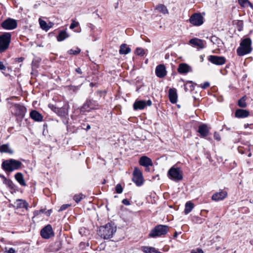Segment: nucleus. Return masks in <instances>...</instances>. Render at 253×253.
I'll list each match as a JSON object with an SVG mask.
<instances>
[{"instance_id":"nucleus-1","label":"nucleus","mask_w":253,"mask_h":253,"mask_svg":"<svg viewBox=\"0 0 253 253\" xmlns=\"http://www.w3.org/2000/svg\"><path fill=\"white\" fill-rule=\"evenodd\" d=\"M116 231V225L114 223L110 222L104 226H101L97 231V234L104 239H109L113 237Z\"/></svg>"},{"instance_id":"nucleus-2","label":"nucleus","mask_w":253,"mask_h":253,"mask_svg":"<svg viewBox=\"0 0 253 253\" xmlns=\"http://www.w3.org/2000/svg\"><path fill=\"white\" fill-rule=\"evenodd\" d=\"M22 165V164L20 161L10 159L2 162L1 168L5 172H11L19 169L21 168Z\"/></svg>"},{"instance_id":"nucleus-3","label":"nucleus","mask_w":253,"mask_h":253,"mask_svg":"<svg viewBox=\"0 0 253 253\" xmlns=\"http://www.w3.org/2000/svg\"><path fill=\"white\" fill-rule=\"evenodd\" d=\"M252 41L250 38H246L240 42V46L237 49V53L240 56H244L250 53L252 50Z\"/></svg>"},{"instance_id":"nucleus-4","label":"nucleus","mask_w":253,"mask_h":253,"mask_svg":"<svg viewBox=\"0 0 253 253\" xmlns=\"http://www.w3.org/2000/svg\"><path fill=\"white\" fill-rule=\"evenodd\" d=\"M169 230V227L165 225H158L149 233V236L156 238L166 234Z\"/></svg>"},{"instance_id":"nucleus-5","label":"nucleus","mask_w":253,"mask_h":253,"mask_svg":"<svg viewBox=\"0 0 253 253\" xmlns=\"http://www.w3.org/2000/svg\"><path fill=\"white\" fill-rule=\"evenodd\" d=\"M11 35L10 33H4L0 35V53L8 49L11 42Z\"/></svg>"},{"instance_id":"nucleus-6","label":"nucleus","mask_w":253,"mask_h":253,"mask_svg":"<svg viewBox=\"0 0 253 253\" xmlns=\"http://www.w3.org/2000/svg\"><path fill=\"white\" fill-rule=\"evenodd\" d=\"M100 108V105L97 101L92 99H88L83 104L81 109V112H89L91 110L98 109Z\"/></svg>"},{"instance_id":"nucleus-7","label":"nucleus","mask_w":253,"mask_h":253,"mask_svg":"<svg viewBox=\"0 0 253 253\" xmlns=\"http://www.w3.org/2000/svg\"><path fill=\"white\" fill-rule=\"evenodd\" d=\"M168 175L172 180L178 181L182 179V171L179 168L171 167L169 170Z\"/></svg>"},{"instance_id":"nucleus-8","label":"nucleus","mask_w":253,"mask_h":253,"mask_svg":"<svg viewBox=\"0 0 253 253\" xmlns=\"http://www.w3.org/2000/svg\"><path fill=\"white\" fill-rule=\"evenodd\" d=\"M1 27L7 30L15 29L17 27V21L12 18H7L1 23Z\"/></svg>"},{"instance_id":"nucleus-9","label":"nucleus","mask_w":253,"mask_h":253,"mask_svg":"<svg viewBox=\"0 0 253 253\" xmlns=\"http://www.w3.org/2000/svg\"><path fill=\"white\" fill-rule=\"evenodd\" d=\"M132 181L138 186L142 185L143 183L142 173L137 168H134L133 172Z\"/></svg>"},{"instance_id":"nucleus-10","label":"nucleus","mask_w":253,"mask_h":253,"mask_svg":"<svg viewBox=\"0 0 253 253\" xmlns=\"http://www.w3.org/2000/svg\"><path fill=\"white\" fill-rule=\"evenodd\" d=\"M189 22L193 26H201L204 23V17L201 13H194L191 16L189 19Z\"/></svg>"},{"instance_id":"nucleus-11","label":"nucleus","mask_w":253,"mask_h":253,"mask_svg":"<svg viewBox=\"0 0 253 253\" xmlns=\"http://www.w3.org/2000/svg\"><path fill=\"white\" fill-rule=\"evenodd\" d=\"M41 235L43 239H49L54 235L52 226L50 224H47L44 226L41 231Z\"/></svg>"},{"instance_id":"nucleus-12","label":"nucleus","mask_w":253,"mask_h":253,"mask_svg":"<svg viewBox=\"0 0 253 253\" xmlns=\"http://www.w3.org/2000/svg\"><path fill=\"white\" fill-rule=\"evenodd\" d=\"M208 59L211 63L218 66L224 64L226 61L224 57L217 55H210L208 57Z\"/></svg>"},{"instance_id":"nucleus-13","label":"nucleus","mask_w":253,"mask_h":253,"mask_svg":"<svg viewBox=\"0 0 253 253\" xmlns=\"http://www.w3.org/2000/svg\"><path fill=\"white\" fill-rule=\"evenodd\" d=\"M152 105V101L149 99L147 101L136 100L133 105L135 110L144 109L146 106H150Z\"/></svg>"},{"instance_id":"nucleus-14","label":"nucleus","mask_w":253,"mask_h":253,"mask_svg":"<svg viewBox=\"0 0 253 253\" xmlns=\"http://www.w3.org/2000/svg\"><path fill=\"white\" fill-rule=\"evenodd\" d=\"M227 196V192L223 190H220L219 192L214 193L211 200L214 201H219L224 200Z\"/></svg>"},{"instance_id":"nucleus-15","label":"nucleus","mask_w":253,"mask_h":253,"mask_svg":"<svg viewBox=\"0 0 253 253\" xmlns=\"http://www.w3.org/2000/svg\"><path fill=\"white\" fill-rule=\"evenodd\" d=\"M69 108V105L65 104L62 107L58 108L56 114L62 118H66L68 116Z\"/></svg>"},{"instance_id":"nucleus-16","label":"nucleus","mask_w":253,"mask_h":253,"mask_svg":"<svg viewBox=\"0 0 253 253\" xmlns=\"http://www.w3.org/2000/svg\"><path fill=\"white\" fill-rule=\"evenodd\" d=\"M139 163L140 165L146 167L147 170H149V169L147 168L148 167L153 166V163L151 159L145 156H142L140 158Z\"/></svg>"},{"instance_id":"nucleus-17","label":"nucleus","mask_w":253,"mask_h":253,"mask_svg":"<svg viewBox=\"0 0 253 253\" xmlns=\"http://www.w3.org/2000/svg\"><path fill=\"white\" fill-rule=\"evenodd\" d=\"M155 73L156 76L160 78L165 77L167 75L165 66L163 64L158 65L156 68Z\"/></svg>"},{"instance_id":"nucleus-18","label":"nucleus","mask_w":253,"mask_h":253,"mask_svg":"<svg viewBox=\"0 0 253 253\" xmlns=\"http://www.w3.org/2000/svg\"><path fill=\"white\" fill-rule=\"evenodd\" d=\"M169 97L171 103L174 104L176 103L177 100V94L175 88H172L169 89Z\"/></svg>"},{"instance_id":"nucleus-19","label":"nucleus","mask_w":253,"mask_h":253,"mask_svg":"<svg viewBox=\"0 0 253 253\" xmlns=\"http://www.w3.org/2000/svg\"><path fill=\"white\" fill-rule=\"evenodd\" d=\"M14 109L16 115L22 118L24 117L26 111V109L25 107L17 104L14 106Z\"/></svg>"},{"instance_id":"nucleus-20","label":"nucleus","mask_w":253,"mask_h":253,"mask_svg":"<svg viewBox=\"0 0 253 253\" xmlns=\"http://www.w3.org/2000/svg\"><path fill=\"white\" fill-rule=\"evenodd\" d=\"M189 43L201 49L205 47V42L203 40L198 38H195L191 39L189 41Z\"/></svg>"},{"instance_id":"nucleus-21","label":"nucleus","mask_w":253,"mask_h":253,"mask_svg":"<svg viewBox=\"0 0 253 253\" xmlns=\"http://www.w3.org/2000/svg\"><path fill=\"white\" fill-rule=\"evenodd\" d=\"M30 116L36 122H42L43 120V116L37 110H32L30 113Z\"/></svg>"},{"instance_id":"nucleus-22","label":"nucleus","mask_w":253,"mask_h":253,"mask_svg":"<svg viewBox=\"0 0 253 253\" xmlns=\"http://www.w3.org/2000/svg\"><path fill=\"white\" fill-rule=\"evenodd\" d=\"M177 71L180 74H186L191 71V68L185 63H181L179 65Z\"/></svg>"},{"instance_id":"nucleus-23","label":"nucleus","mask_w":253,"mask_h":253,"mask_svg":"<svg viewBox=\"0 0 253 253\" xmlns=\"http://www.w3.org/2000/svg\"><path fill=\"white\" fill-rule=\"evenodd\" d=\"M198 132L202 137H206L209 133V129L208 126L205 124H203L199 126Z\"/></svg>"},{"instance_id":"nucleus-24","label":"nucleus","mask_w":253,"mask_h":253,"mask_svg":"<svg viewBox=\"0 0 253 253\" xmlns=\"http://www.w3.org/2000/svg\"><path fill=\"white\" fill-rule=\"evenodd\" d=\"M249 114V112L247 110L237 109L235 112V116L236 118H244L248 117Z\"/></svg>"},{"instance_id":"nucleus-25","label":"nucleus","mask_w":253,"mask_h":253,"mask_svg":"<svg viewBox=\"0 0 253 253\" xmlns=\"http://www.w3.org/2000/svg\"><path fill=\"white\" fill-rule=\"evenodd\" d=\"M14 205L17 209L25 208L27 209L28 207V203L25 200L22 199L16 200L14 202Z\"/></svg>"},{"instance_id":"nucleus-26","label":"nucleus","mask_w":253,"mask_h":253,"mask_svg":"<svg viewBox=\"0 0 253 253\" xmlns=\"http://www.w3.org/2000/svg\"><path fill=\"white\" fill-rule=\"evenodd\" d=\"M15 178L17 182L23 186H26V183L24 179L23 175L21 172H17L15 174Z\"/></svg>"},{"instance_id":"nucleus-27","label":"nucleus","mask_w":253,"mask_h":253,"mask_svg":"<svg viewBox=\"0 0 253 253\" xmlns=\"http://www.w3.org/2000/svg\"><path fill=\"white\" fill-rule=\"evenodd\" d=\"M131 49L125 43H123L120 47L119 53L121 54H127L130 52Z\"/></svg>"},{"instance_id":"nucleus-28","label":"nucleus","mask_w":253,"mask_h":253,"mask_svg":"<svg viewBox=\"0 0 253 253\" xmlns=\"http://www.w3.org/2000/svg\"><path fill=\"white\" fill-rule=\"evenodd\" d=\"M0 152L12 154L13 153V151L9 148L8 144H3L0 146Z\"/></svg>"},{"instance_id":"nucleus-29","label":"nucleus","mask_w":253,"mask_h":253,"mask_svg":"<svg viewBox=\"0 0 253 253\" xmlns=\"http://www.w3.org/2000/svg\"><path fill=\"white\" fill-rule=\"evenodd\" d=\"M69 35L65 31H61L57 36V40L58 42H61L67 38Z\"/></svg>"},{"instance_id":"nucleus-30","label":"nucleus","mask_w":253,"mask_h":253,"mask_svg":"<svg viewBox=\"0 0 253 253\" xmlns=\"http://www.w3.org/2000/svg\"><path fill=\"white\" fill-rule=\"evenodd\" d=\"M193 83L192 81H187L184 84V90L185 91H192L194 90V86Z\"/></svg>"},{"instance_id":"nucleus-31","label":"nucleus","mask_w":253,"mask_h":253,"mask_svg":"<svg viewBox=\"0 0 253 253\" xmlns=\"http://www.w3.org/2000/svg\"><path fill=\"white\" fill-rule=\"evenodd\" d=\"M194 204L191 202H187L185 204L184 212L186 214L189 213L193 209Z\"/></svg>"},{"instance_id":"nucleus-32","label":"nucleus","mask_w":253,"mask_h":253,"mask_svg":"<svg viewBox=\"0 0 253 253\" xmlns=\"http://www.w3.org/2000/svg\"><path fill=\"white\" fill-rule=\"evenodd\" d=\"M85 196L82 193H80L79 194L75 195L73 197V199L77 203H78Z\"/></svg>"},{"instance_id":"nucleus-33","label":"nucleus","mask_w":253,"mask_h":253,"mask_svg":"<svg viewBox=\"0 0 253 253\" xmlns=\"http://www.w3.org/2000/svg\"><path fill=\"white\" fill-rule=\"evenodd\" d=\"M39 24L40 25L41 28L42 30H43L45 31H48L47 24L46 23V22L45 21L40 19H39Z\"/></svg>"},{"instance_id":"nucleus-34","label":"nucleus","mask_w":253,"mask_h":253,"mask_svg":"<svg viewBox=\"0 0 253 253\" xmlns=\"http://www.w3.org/2000/svg\"><path fill=\"white\" fill-rule=\"evenodd\" d=\"M4 178V183L8 187L11 189L14 188V184L12 181L6 178L4 176H3Z\"/></svg>"},{"instance_id":"nucleus-35","label":"nucleus","mask_w":253,"mask_h":253,"mask_svg":"<svg viewBox=\"0 0 253 253\" xmlns=\"http://www.w3.org/2000/svg\"><path fill=\"white\" fill-rule=\"evenodd\" d=\"M81 86V84L79 85H77V86L71 85L68 86V87L69 90L73 91L74 92H76L78 90H80Z\"/></svg>"},{"instance_id":"nucleus-36","label":"nucleus","mask_w":253,"mask_h":253,"mask_svg":"<svg viewBox=\"0 0 253 253\" xmlns=\"http://www.w3.org/2000/svg\"><path fill=\"white\" fill-rule=\"evenodd\" d=\"M238 104L239 106H240L241 108H245L247 106V104L246 102V99L245 98V97H243L240 99L239 100Z\"/></svg>"},{"instance_id":"nucleus-37","label":"nucleus","mask_w":253,"mask_h":253,"mask_svg":"<svg viewBox=\"0 0 253 253\" xmlns=\"http://www.w3.org/2000/svg\"><path fill=\"white\" fill-rule=\"evenodd\" d=\"M80 52L81 49L78 47H76L75 49H70L69 50H68V53L70 54L77 55L80 53Z\"/></svg>"},{"instance_id":"nucleus-38","label":"nucleus","mask_w":253,"mask_h":253,"mask_svg":"<svg viewBox=\"0 0 253 253\" xmlns=\"http://www.w3.org/2000/svg\"><path fill=\"white\" fill-rule=\"evenodd\" d=\"M135 53L137 55L143 56L145 54V51L143 48L137 47L135 49Z\"/></svg>"},{"instance_id":"nucleus-39","label":"nucleus","mask_w":253,"mask_h":253,"mask_svg":"<svg viewBox=\"0 0 253 253\" xmlns=\"http://www.w3.org/2000/svg\"><path fill=\"white\" fill-rule=\"evenodd\" d=\"M238 2L242 7H245L247 3L251 5V3L248 0H238Z\"/></svg>"},{"instance_id":"nucleus-40","label":"nucleus","mask_w":253,"mask_h":253,"mask_svg":"<svg viewBox=\"0 0 253 253\" xmlns=\"http://www.w3.org/2000/svg\"><path fill=\"white\" fill-rule=\"evenodd\" d=\"M72 23L71 24L70 26V29H73L75 27L78 26L79 25V23L78 22L76 21L75 20L72 19Z\"/></svg>"},{"instance_id":"nucleus-41","label":"nucleus","mask_w":253,"mask_h":253,"mask_svg":"<svg viewBox=\"0 0 253 253\" xmlns=\"http://www.w3.org/2000/svg\"><path fill=\"white\" fill-rule=\"evenodd\" d=\"M115 190L117 193L120 194L122 193L123 189L120 184H118L116 186Z\"/></svg>"},{"instance_id":"nucleus-42","label":"nucleus","mask_w":253,"mask_h":253,"mask_svg":"<svg viewBox=\"0 0 253 253\" xmlns=\"http://www.w3.org/2000/svg\"><path fill=\"white\" fill-rule=\"evenodd\" d=\"M157 9H159L161 11L165 13V11H167L166 7L163 4H160L158 6Z\"/></svg>"},{"instance_id":"nucleus-43","label":"nucleus","mask_w":253,"mask_h":253,"mask_svg":"<svg viewBox=\"0 0 253 253\" xmlns=\"http://www.w3.org/2000/svg\"><path fill=\"white\" fill-rule=\"evenodd\" d=\"M48 107L54 112L56 113L57 110L58 108L55 107L53 104H49L48 105Z\"/></svg>"},{"instance_id":"nucleus-44","label":"nucleus","mask_w":253,"mask_h":253,"mask_svg":"<svg viewBox=\"0 0 253 253\" xmlns=\"http://www.w3.org/2000/svg\"><path fill=\"white\" fill-rule=\"evenodd\" d=\"M70 206V205H69V204L63 205L60 207V209L59 210V211H64V210H65L66 209H67Z\"/></svg>"},{"instance_id":"nucleus-45","label":"nucleus","mask_w":253,"mask_h":253,"mask_svg":"<svg viewBox=\"0 0 253 253\" xmlns=\"http://www.w3.org/2000/svg\"><path fill=\"white\" fill-rule=\"evenodd\" d=\"M190 253H204V252L201 249L197 248L196 251L192 250Z\"/></svg>"},{"instance_id":"nucleus-46","label":"nucleus","mask_w":253,"mask_h":253,"mask_svg":"<svg viewBox=\"0 0 253 253\" xmlns=\"http://www.w3.org/2000/svg\"><path fill=\"white\" fill-rule=\"evenodd\" d=\"M209 86H210V83L208 82H206L203 84L201 85V87L203 89H206Z\"/></svg>"},{"instance_id":"nucleus-47","label":"nucleus","mask_w":253,"mask_h":253,"mask_svg":"<svg viewBox=\"0 0 253 253\" xmlns=\"http://www.w3.org/2000/svg\"><path fill=\"white\" fill-rule=\"evenodd\" d=\"M6 69V67L3 64V63L1 61H0V70L1 71H5Z\"/></svg>"},{"instance_id":"nucleus-48","label":"nucleus","mask_w":253,"mask_h":253,"mask_svg":"<svg viewBox=\"0 0 253 253\" xmlns=\"http://www.w3.org/2000/svg\"><path fill=\"white\" fill-rule=\"evenodd\" d=\"M5 252L6 253H15L16 252H15V250L13 248H10L8 250H6L5 251Z\"/></svg>"},{"instance_id":"nucleus-49","label":"nucleus","mask_w":253,"mask_h":253,"mask_svg":"<svg viewBox=\"0 0 253 253\" xmlns=\"http://www.w3.org/2000/svg\"><path fill=\"white\" fill-rule=\"evenodd\" d=\"M122 203L126 206H128L130 205L129 201L126 199H125L123 200Z\"/></svg>"},{"instance_id":"nucleus-50","label":"nucleus","mask_w":253,"mask_h":253,"mask_svg":"<svg viewBox=\"0 0 253 253\" xmlns=\"http://www.w3.org/2000/svg\"><path fill=\"white\" fill-rule=\"evenodd\" d=\"M214 138L215 139L217 140V141L220 140V137L218 133L215 132L214 134Z\"/></svg>"},{"instance_id":"nucleus-51","label":"nucleus","mask_w":253,"mask_h":253,"mask_svg":"<svg viewBox=\"0 0 253 253\" xmlns=\"http://www.w3.org/2000/svg\"><path fill=\"white\" fill-rule=\"evenodd\" d=\"M218 38L216 36H212L211 38V41L213 43H215L218 40Z\"/></svg>"},{"instance_id":"nucleus-52","label":"nucleus","mask_w":253,"mask_h":253,"mask_svg":"<svg viewBox=\"0 0 253 253\" xmlns=\"http://www.w3.org/2000/svg\"><path fill=\"white\" fill-rule=\"evenodd\" d=\"M76 72L77 73H78V74H82V70L80 68H77L76 69Z\"/></svg>"},{"instance_id":"nucleus-53","label":"nucleus","mask_w":253,"mask_h":253,"mask_svg":"<svg viewBox=\"0 0 253 253\" xmlns=\"http://www.w3.org/2000/svg\"><path fill=\"white\" fill-rule=\"evenodd\" d=\"M53 25V23H52V22H49L48 24H47V28H48V30L51 28Z\"/></svg>"},{"instance_id":"nucleus-54","label":"nucleus","mask_w":253,"mask_h":253,"mask_svg":"<svg viewBox=\"0 0 253 253\" xmlns=\"http://www.w3.org/2000/svg\"><path fill=\"white\" fill-rule=\"evenodd\" d=\"M51 210H49L45 212V214L47 216H49L51 214Z\"/></svg>"},{"instance_id":"nucleus-55","label":"nucleus","mask_w":253,"mask_h":253,"mask_svg":"<svg viewBox=\"0 0 253 253\" xmlns=\"http://www.w3.org/2000/svg\"><path fill=\"white\" fill-rule=\"evenodd\" d=\"M24 60V58L23 57H20V58H18V61L19 62H21L23 61Z\"/></svg>"},{"instance_id":"nucleus-56","label":"nucleus","mask_w":253,"mask_h":253,"mask_svg":"<svg viewBox=\"0 0 253 253\" xmlns=\"http://www.w3.org/2000/svg\"><path fill=\"white\" fill-rule=\"evenodd\" d=\"M200 58L201 59V61H203L204 60V56L203 55H201L200 56Z\"/></svg>"},{"instance_id":"nucleus-57","label":"nucleus","mask_w":253,"mask_h":253,"mask_svg":"<svg viewBox=\"0 0 253 253\" xmlns=\"http://www.w3.org/2000/svg\"><path fill=\"white\" fill-rule=\"evenodd\" d=\"M90 128V126L88 125L86 126V129H89Z\"/></svg>"},{"instance_id":"nucleus-58","label":"nucleus","mask_w":253,"mask_h":253,"mask_svg":"<svg viewBox=\"0 0 253 253\" xmlns=\"http://www.w3.org/2000/svg\"><path fill=\"white\" fill-rule=\"evenodd\" d=\"M249 126L248 124H247V125H245V127L246 128L248 126Z\"/></svg>"},{"instance_id":"nucleus-59","label":"nucleus","mask_w":253,"mask_h":253,"mask_svg":"<svg viewBox=\"0 0 253 253\" xmlns=\"http://www.w3.org/2000/svg\"><path fill=\"white\" fill-rule=\"evenodd\" d=\"M40 212H43V210H41L40 211Z\"/></svg>"},{"instance_id":"nucleus-60","label":"nucleus","mask_w":253,"mask_h":253,"mask_svg":"<svg viewBox=\"0 0 253 253\" xmlns=\"http://www.w3.org/2000/svg\"><path fill=\"white\" fill-rule=\"evenodd\" d=\"M248 156L249 157H251V153H249V155H248Z\"/></svg>"},{"instance_id":"nucleus-61","label":"nucleus","mask_w":253,"mask_h":253,"mask_svg":"<svg viewBox=\"0 0 253 253\" xmlns=\"http://www.w3.org/2000/svg\"><path fill=\"white\" fill-rule=\"evenodd\" d=\"M239 30L241 31V30H242L241 28H240L239 29Z\"/></svg>"},{"instance_id":"nucleus-62","label":"nucleus","mask_w":253,"mask_h":253,"mask_svg":"<svg viewBox=\"0 0 253 253\" xmlns=\"http://www.w3.org/2000/svg\"><path fill=\"white\" fill-rule=\"evenodd\" d=\"M176 234H177V233H176H176H175V236H176Z\"/></svg>"}]
</instances>
